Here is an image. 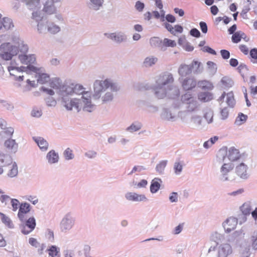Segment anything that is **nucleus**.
I'll list each match as a JSON object with an SVG mask.
<instances>
[{"label":"nucleus","instance_id":"f257e3e1","mask_svg":"<svg viewBox=\"0 0 257 257\" xmlns=\"http://www.w3.org/2000/svg\"><path fill=\"white\" fill-rule=\"evenodd\" d=\"M74 93L77 94H82L81 99H70L66 100L63 98V105L69 110H72L73 108L79 111L81 108L85 111L91 112L93 110L94 106L91 102V93L84 91V88L80 84H74Z\"/></svg>","mask_w":257,"mask_h":257},{"label":"nucleus","instance_id":"f03ea898","mask_svg":"<svg viewBox=\"0 0 257 257\" xmlns=\"http://www.w3.org/2000/svg\"><path fill=\"white\" fill-rule=\"evenodd\" d=\"M19 58L22 63L27 65V67H16L14 66H9L8 71L11 75H14L12 71L16 70L18 72H28V71L35 72L37 70L36 67L32 64L36 62V57L34 55H20Z\"/></svg>","mask_w":257,"mask_h":257},{"label":"nucleus","instance_id":"7ed1b4c3","mask_svg":"<svg viewBox=\"0 0 257 257\" xmlns=\"http://www.w3.org/2000/svg\"><path fill=\"white\" fill-rule=\"evenodd\" d=\"M201 62L193 60L189 65L182 64L178 68V73L181 77H184L191 74L192 72L194 73H199L201 71Z\"/></svg>","mask_w":257,"mask_h":257},{"label":"nucleus","instance_id":"20e7f679","mask_svg":"<svg viewBox=\"0 0 257 257\" xmlns=\"http://www.w3.org/2000/svg\"><path fill=\"white\" fill-rule=\"evenodd\" d=\"M18 52V47L13 46L10 43H4L0 46V57L3 60H11Z\"/></svg>","mask_w":257,"mask_h":257},{"label":"nucleus","instance_id":"39448f33","mask_svg":"<svg viewBox=\"0 0 257 257\" xmlns=\"http://www.w3.org/2000/svg\"><path fill=\"white\" fill-rule=\"evenodd\" d=\"M109 87H110L112 90L117 89L115 85L108 79H105L104 81L96 80L94 83V96L99 98L100 93Z\"/></svg>","mask_w":257,"mask_h":257},{"label":"nucleus","instance_id":"423d86ee","mask_svg":"<svg viewBox=\"0 0 257 257\" xmlns=\"http://www.w3.org/2000/svg\"><path fill=\"white\" fill-rule=\"evenodd\" d=\"M174 82V78L171 73L168 72H164L160 75L157 79V87L158 88L161 89L163 86L168 84H172Z\"/></svg>","mask_w":257,"mask_h":257},{"label":"nucleus","instance_id":"0eeeda50","mask_svg":"<svg viewBox=\"0 0 257 257\" xmlns=\"http://www.w3.org/2000/svg\"><path fill=\"white\" fill-rule=\"evenodd\" d=\"M36 226V221L34 217L29 218L26 223L22 226V232L24 234H27L32 232Z\"/></svg>","mask_w":257,"mask_h":257},{"label":"nucleus","instance_id":"6e6552de","mask_svg":"<svg viewBox=\"0 0 257 257\" xmlns=\"http://www.w3.org/2000/svg\"><path fill=\"white\" fill-rule=\"evenodd\" d=\"M225 96H226V102L227 105L231 107H233L235 105V101L234 98V95L232 92H229L227 94L223 92L221 95L218 98V101L222 103L223 102L224 98Z\"/></svg>","mask_w":257,"mask_h":257},{"label":"nucleus","instance_id":"1a4fd4ad","mask_svg":"<svg viewBox=\"0 0 257 257\" xmlns=\"http://www.w3.org/2000/svg\"><path fill=\"white\" fill-rule=\"evenodd\" d=\"M60 0H47L44 4L43 11L48 15H52L55 13L56 8L54 4Z\"/></svg>","mask_w":257,"mask_h":257},{"label":"nucleus","instance_id":"9d476101","mask_svg":"<svg viewBox=\"0 0 257 257\" xmlns=\"http://www.w3.org/2000/svg\"><path fill=\"white\" fill-rule=\"evenodd\" d=\"M181 84L184 89L189 90L195 87L196 81L193 77H188L183 79Z\"/></svg>","mask_w":257,"mask_h":257},{"label":"nucleus","instance_id":"9b49d317","mask_svg":"<svg viewBox=\"0 0 257 257\" xmlns=\"http://www.w3.org/2000/svg\"><path fill=\"white\" fill-rule=\"evenodd\" d=\"M232 252L231 245L228 243L222 244L219 248L218 257H227Z\"/></svg>","mask_w":257,"mask_h":257},{"label":"nucleus","instance_id":"f8f14e48","mask_svg":"<svg viewBox=\"0 0 257 257\" xmlns=\"http://www.w3.org/2000/svg\"><path fill=\"white\" fill-rule=\"evenodd\" d=\"M237 224V220L235 218H229L223 223V227L227 232H229L234 230Z\"/></svg>","mask_w":257,"mask_h":257},{"label":"nucleus","instance_id":"ddd939ff","mask_svg":"<svg viewBox=\"0 0 257 257\" xmlns=\"http://www.w3.org/2000/svg\"><path fill=\"white\" fill-rule=\"evenodd\" d=\"M30 205L27 203H23L20 205L18 216L21 221H24L25 215L30 211Z\"/></svg>","mask_w":257,"mask_h":257},{"label":"nucleus","instance_id":"4468645a","mask_svg":"<svg viewBox=\"0 0 257 257\" xmlns=\"http://www.w3.org/2000/svg\"><path fill=\"white\" fill-rule=\"evenodd\" d=\"M125 196L126 199L132 201H142L146 199L144 195H140L136 193L128 192Z\"/></svg>","mask_w":257,"mask_h":257},{"label":"nucleus","instance_id":"2eb2a0df","mask_svg":"<svg viewBox=\"0 0 257 257\" xmlns=\"http://www.w3.org/2000/svg\"><path fill=\"white\" fill-rule=\"evenodd\" d=\"M247 166L244 163H240L236 167V172L237 174L241 178L246 179L247 178Z\"/></svg>","mask_w":257,"mask_h":257},{"label":"nucleus","instance_id":"dca6fc26","mask_svg":"<svg viewBox=\"0 0 257 257\" xmlns=\"http://www.w3.org/2000/svg\"><path fill=\"white\" fill-rule=\"evenodd\" d=\"M9 169L8 175L10 177H14L18 174V168L15 163H13L12 159L11 158V162L9 164H6V167Z\"/></svg>","mask_w":257,"mask_h":257},{"label":"nucleus","instance_id":"f3484780","mask_svg":"<svg viewBox=\"0 0 257 257\" xmlns=\"http://www.w3.org/2000/svg\"><path fill=\"white\" fill-rule=\"evenodd\" d=\"M33 140L42 151H45L47 150L48 143L44 138L41 137H33Z\"/></svg>","mask_w":257,"mask_h":257},{"label":"nucleus","instance_id":"a211bd4d","mask_svg":"<svg viewBox=\"0 0 257 257\" xmlns=\"http://www.w3.org/2000/svg\"><path fill=\"white\" fill-rule=\"evenodd\" d=\"M198 86L204 90H211L214 88L211 82L207 80H200L198 82Z\"/></svg>","mask_w":257,"mask_h":257},{"label":"nucleus","instance_id":"6ab92c4d","mask_svg":"<svg viewBox=\"0 0 257 257\" xmlns=\"http://www.w3.org/2000/svg\"><path fill=\"white\" fill-rule=\"evenodd\" d=\"M11 162V157L8 155L0 154V174L3 172V167H6V164H9Z\"/></svg>","mask_w":257,"mask_h":257},{"label":"nucleus","instance_id":"aec40b11","mask_svg":"<svg viewBox=\"0 0 257 257\" xmlns=\"http://www.w3.org/2000/svg\"><path fill=\"white\" fill-rule=\"evenodd\" d=\"M61 88L62 89V95L63 96V98H65L67 100L69 99L66 97V94H72L74 93V84L73 83L71 84L70 85L63 86Z\"/></svg>","mask_w":257,"mask_h":257},{"label":"nucleus","instance_id":"412c9836","mask_svg":"<svg viewBox=\"0 0 257 257\" xmlns=\"http://www.w3.org/2000/svg\"><path fill=\"white\" fill-rule=\"evenodd\" d=\"M181 100L184 103L193 104L194 105H196V102L192 95L188 92L186 93L181 96Z\"/></svg>","mask_w":257,"mask_h":257},{"label":"nucleus","instance_id":"4be33fe9","mask_svg":"<svg viewBox=\"0 0 257 257\" xmlns=\"http://www.w3.org/2000/svg\"><path fill=\"white\" fill-rule=\"evenodd\" d=\"M240 154L238 151L234 148H231L228 151V158L231 162L237 160L240 158Z\"/></svg>","mask_w":257,"mask_h":257},{"label":"nucleus","instance_id":"5701e85b","mask_svg":"<svg viewBox=\"0 0 257 257\" xmlns=\"http://www.w3.org/2000/svg\"><path fill=\"white\" fill-rule=\"evenodd\" d=\"M198 97L200 101L207 102L212 99L213 95L210 92H202L198 94Z\"/></svg>","mask_w":257,"mask_h":257},{"label":"nucleus","instance_id":"b1692460","mask_svg":"<svg viewBox=\"0 0 257 257\" xmlns=\"http://www.w3.org/2000/svg\"><path fill=\"white\" fill-rule=\"evenodd\" d=\"M246 38L245 34L241 32V31H238L235 33H234L231 39L232 41L234 43H238L239 42L242 38H243L245 39Z\"/></svg>","mask_w":257,"mask_h":257},{"label":"nucleus","instance_id":"393cba45","mask_svg":"<svg viewBox=\"0 0 257 257\" xmlns=\"http://www.w3.org/2000/svg\"><path fill=\"white\" fill-rule=\"evenodd\" d=\"M161 180L158 178L153 179L150 186V191L152 193L157 192L160 188Z\"/></svg>","mask_w":257,"mask_h":257},{"label":"nucleus","instance_id":"a878e982","mask_svg":"<svg viewBox=\"0 0 257 257\" xmlns=\"http://www.w3.org/2000/svg\"><path fill=\"white\" fill-rule=\"evenodd\" d=\"M47 158L49 163H55L58 162L59 156L54 150H51L47 154Z\"/></svg>","mask_w":257,"mask_h":257},{"label":"nucleus","instance_id":"bb28decb","mask_svg":"<svg viewBox=\"0 0 257 257\" xmlns=\"http://www.w3.org/2000/svg\"><path fill=\"white\" fill-rule=\"evenodd\" d=\"M221 83L222 87L226 89L231 87L233 84V82L230 78L224 76L221 79Z\"/></svg>","mask_w":257,"mask_h":257},{"label":"nucleus","instance_id":"cd10ccee","mask_svg":"<svg viewBox=\"0 0 257 257\" xmlns=\"http://www.w3.org/2000/svg\"><path fill=\"white\" fill-rule=\"evenodd\" d=\"M30 9H36L40 5V0H22Z\"/></svg>","mask_w":257,"mask_h":257},{"label":"nucleus","instance_id":"c85d7f7f","mask_svg":"<svg viewBox=\"0 0 257 257\" xmlns=\"http://www.w3.org/2000/svg\"><path fill=\"white\" fill-rule=\"evenodd\" d=\"M5 147L11 150H15L18 148V144L16 143L15 140L9 139L5 142Z\"/></svg>","mask_w":257,"mask_h":257},{"label":"nucleus","instance_id":"c756f323","mask_svg":"<svg viewBox=\"0 0 257 257\" xmlns=\"http://www.w3.org/2000/svg\"><path fill=\"white\" fill-rule=\"evenodd\" d=\"M234 168V165L231 163H225L221 168V172L224 175H226Z\"/></svg>","mask_w":257,"mask_h":257},{"label":"nucleus","instance_id":"7c9ffc66","mask_svg":"<svg viewBox=\"0 0 257 257\" xmlns=\"http://www.w3.org/2000/svg\"><path fill=\"white\" fill-rule=\"evenodd\" d=\"M72 226V221L67 218L63 219L61 223V228L62 231L70 229Z\"/></svg>","mask_w":257,"mask_h":257},{"label":"nucleus","instance_id":"2f4dec72","mask_svg":"<svg viewBox=\"0 0 257 257\" xmlns=\"http://www.w3.org/2000/svg\"><path fill=\"white\" fill-rule=\"evenodd\" d=\"M247 116L246 115H245L242 113H240L238 114L237 117H236L235 123L236 125H240L244 123L246 119Z\"/></svg>","mask_w":257,"mask_h":257},{"label":"nucleus","instance_id":"473e14b6","mask_svg":"<svg viewBox=\"0 0 257 257\" xmlns=\"http://www.w3.org/2000/svg\"><path fill=\"white\" fill-rule=\"evenodd\" d=\"M49 84L51 87L55 89H61V83L60 79L57 78H54L52 79L50 82Z\"/></svg>","mask_w":257,"mask_h":257},{"label":"nucleus","instance_id":"72a5a7b5","mask_svg":"<svg viewBox=\"0 0 257 257\" xmlns=\"http://www.w3.org/2000/svg\"><path fill=\"white\" fill-rule=\"evenodd\" d=\"M157 60L158 59L156 57H147L144 60V64L146 67H150L155 64Z\"/></svg>","mask_w":257,"mask_h":257},{"label":"nucleus","instance_id":"f704fd0d","mask_svg":"<svg viewBox=\"0 0 257 257\" xmlns=\"http://www.w3.org/2000/svg\"><path fill=\"white\" fill-rule=\"evenodd\" d=\"M49 257H59V251L56 246L52 245L49 249H48Z\"/></svg>","mask_w":257,"mask_h":257},{"label":"nucleus","instance_id":"c9c22d12","mask_svg":"<svg viewBox=\"0 0 257 257\" xmlns=\"http://www.w3.org/2000/svg\"><path fill=\"white\" fill-rule=\"evenodd\" d=\"M4 27L6 29H10L13 27L14 25L12 21L8 18H4L2 22V27Z\"/></svg>","mask_w":257,"mask_h":257},{"label":"nucleus","instance_id":"e433bc0d","mask_svg":"<svg viewBox=\"0 0 257 257\" xmlns=\"http://www.w3.org/2000/svg\"><path fill=\"white\" fill-rule=\"evenodd\" d=\"M60 30V28L54 24L53 23L49 24L48 25V31L51 34H56L59 32Z\"/></svg>","mask_w":257,"mask_h":257},{"label":"nucleus","instance_id":"4c0bfd02","mask_svg":"<svg viewBox=\"0 0 257 257\" xmlns=\"http://www.w3.org/2000/svg\"><path fill=\"white\" fill-rule=\"evenodd\" d=\"M49 81H50V77L48 74L45 73L40 74L38 79V82L40 84H44Z\"/></svg>","mask_w":257,"mask_h":257},{"label":"nucleus","instance_id":"58836bf2","mask_svg":"<svg viewBox=\"0 0 257 257\" xmlns=\"http://www.w3.org/2000/svg\"><path fill=\"white\" fill-rule=\"evenodd\" d=\"M1 218L2 222L9 227H12L13 226V223L10 218L7 216L3 213H1Z\"/></svg>","mask_w":257,"mask_h":257},{"label":"nucleus","instance_id":"ea45409f","mask_svg":"<svg viewBox=\"0 0 257 257\" xmlns=\"http://www.w3.org/2000/svg\"><path fill=\"white\" fill-rule=\"evenodd\" d=\"M241 210L243 214L249 215L251 211V206L248 203H244L241 207Z\"/></svg>","mask_w":257,"mask_h":257},{"label":"nucleus","instance_id":"a19ab883","mask_svg":"<svg viewBox=\"0 0 257 257\" xmlns=\"http://www.w3.org/2000/svg\"><path fill=\"white\" fill-rule=\"evenodd\" d=\"M64 156L67 160H71L74 158L73 151L69 148L66 149L64 152Z\"/></svg>","mask_w":257,"mask_h":257},{"label":"nucleus","instance_id":"79ce46f5","mask_svg":"<svg viewBox=\"0 0 257 257\" xmlns=\"http://www.w3.org/2000/svg\"><path fill=\"white\" fill-rule=\"evenodd\" d=\"M167 161H163L161 162L159 164H158L156 166V170L159 173H162L164 169L165 168L167 165Z\"/></svg>","mask_w":257,"mask_h":257},{"label":"nucleus","instance_id":"37998d69","mask_svg":"<svg viewBox=\"0 0 257 257\" xmlns=\"http://www.w3.org/2000/svg\"><path fill=\"white\" fill-rule=\"evenodd\" d=\"M163 44L166 47H174L176 46V43L175 41L165 38L163 40Z\"/></svg>","mask_w":257,"mask_h":257},{"label":"nucleus","instance_id":"c03bdc74","mask_svg":"<svg viewBox=\"0 0 257 257\" xmlns=\"http://www.w3.org/2000/svg\"><path fill=\"white\" fill-rule=\"evenodd\" d=\"M11 203L12 206L13 210L16 211L19 207H20V202L18 200L16 199H11Z\"/></svg>","mask_w":257,"mask_h":257},{"label":"nucleus","instance_id":"a18cd8bd","mask_svg":"<svg viewBox=\"0 0 257 257\" xmlns=\"http://www.w3.org/2000/svg\"><path fill=\"white\" fill-rule=\"evenodd\" d=\"M237 69L243 77L246 74L247 71V66L244 64H240Z\"/></svg>","mask_w":257,"mask_h":257},{"label":"nucleus","instance_id":"49530a36","mask_svg":"<svg viewBox=\"0 0 257 257\" xmlns=\"http://www.w3.org/2000/svg\"><path fill=\"white\" fill-rule=\"evenodd\" d=\"M141 128V124L140 123H133L127 130L131 132H136L139 130Z\"/></svg>","mask_w":257,"mask_h":257},{"label":"nucleus","instance_id":"de8ad7c7","mask_svg":"<svg viewBox=\"0 0 257 257\" xmlns=\"http://www.w3.org/2000/svg\"><path fill=\"white\" fill-rule=\"evenodd\" d=\"M251 243L253 248L257 249V231L251 236Z\"/></svg>","mask_w":257,"mask_h":257},{"label":"nucleus","instance_id":"09e8293b","mask_svg":"<svg viewBox=\"0 0 257 257\" xmlns=\"http://www.w3.org/2000/svg\"><path fill=\"white\" fill-rule=\"evenodd\" d=\"M183 168V165L180 163L176 162L174 164V170L175 172L177 174H180Z\"/></svg>","mask_w":257,"mask_h":257},{"label":"nucleus","instance_id":"8fccbe9b","mask_svg":"<svg viewBox=\"0 0 257 257\" xmlns=\"http://www.w3.org/2000/svg\"><path fill=\"white\" fill-rule=\"evenodd\" d=\"M250 55L254 59L253 63H257V49L253 48L250 51Z\"/></svg>","mask_w":257,"mask_h":257},{"label":"nucleus","instance_id":"3c124183","mask_svg":"<svg viewBox=\"0 0 257 257\" xmlns=\"http://www.w3.org/2000/svg\"><path fill=\"white\" fill-rule=\"evenodd\" d=\"M204 117L206 119L208 123L212 122L213 120V113L211 111H208L204 114Z\"/></svg>","mask_w":257,"mask_h":257},{"label":"nucleus","instance_id":"603ef678","mask_svg":"<svg viewBox=\"0 0 257 257\" xmlns=\"http://www.w3.org/2000/svg\"><path fill=\"white\" fill-rule=\"evenodd\" d=\"M239 49L244 55H247L248 54L249 50L245 45H240L239 46Z\"/></svg>","mask_w":257,"mask_h":257},{"label":"nucleus","instance_id":"864d4df0","mask_svg":"<svg viewBox=\"0 0 257 257\" xmlns=\"http://www.w3.org/2000/svg\"><path fill=\"white\" fill-rule=\"evenodd\" d=\"M11 200L9 196L7 195H2L0 196V201L2 203H5L7 204V203Z\"/></svg>","mask_w":257,"mask_h":257},{"label":"nucleus","instance_id":"5fc2aeb1","mask_svg":"<svg viewBox=\"0 0 257 257\" xmlns=\"http://www.w3.org/2000/svg\"><path fill=\"white\" fill-rule=\"evenodd\" d=\"M220 54L224 59H228L230 57V53L226 50H221L220 51Z\"/></svg>","mask_w":257,"mask_h":257},{"label":"nucleus","instance_id":"6e6d98bb","mask_svg":"<svg viewBox=\"0 0 257 257\" xmlns=\"http://www.w3.org/2000/svg\"><path fill=\"white\" fill-rule=\"evenodd\" d=\"M46 236L47 238L51 241H53L54 240V233L50 229H48L47 230Z\"/></svg>","mask_w":257,"mask_h":257},{"label":"nucleus","instance_id":"4d7b16f0","mask_svg":"<svg viewBox=\"0 0 257 257\" xmlns=\"http://www.w3.org/2000/svg\"><path fill=\"white\" fill-rule=\"evenodd\" d=\"M190 35L196 38H198L200 36V32L196 28H194L191 30L190 32Z\"/></svg>","mask_w":257,"mask_h":257},{"label":"nucleus","instance_id":"13d9d810","mask_svg":"<svg viewBox=\"0 0 257 257\" xmlns=\"http://www.w3.org/2000/svg\"><path fill=\"white\" fill-rule=\"evenodd\" d=\"M150 42L152 46H156L161 42V41L159 38L154 37L150 39Z\"/></svg>","mask_w":257,"mask_h":257},{"label":"nucleus","instance_id":"bf43d9fd","mask_svg":"<svg viewBox=\"0 0 257 257\" xmlns=\"http://www.w3.org/2000/svg\"><path fill=\"white\" fill-rule=\"evenodd\" d=\"M4 130V133L6 134L8 136H12L14 134V128L12 127H7Z\"/></svg>","mask_w":257,"mask_h":257},{"label":"nucleus","instance_id":"052dcab7","mask_svg":"<svg viewBox=\"0 0 257 257\" xmlns=\"http://www.w3.org/2000/svg\"><path fill=\"white\" fill-rule=\"evenodd\" d=\"M200 29L203 33H206L207 32V26L206 23L204 22H201L199 24Z\"/></svg>","mask_w":257,"mask_h":257},{"label":"nucleus","instance_id":"680f3d73","mask_svg":"<svg viewBox=\"0 0 257 257\" xmlns=\"http://www.w3.org/2000/svg\"><path fill=\"white\" fill-rule=\"evenodd\" d=\"M174 30L175 31V35H176V33H182L183 30V27L179 25H175L174 27Z\"/></svg>","mask_w":257,"mask_h":257},{"label":"nucleus","instance_id":"e2e57ef3","mask_svg":"<svg viewBox=\"0 0 257 257\" xmlns=\"http://www.w3.org/2000/svg\"><path fill=\"white\" fill-rule=\"evenodd\" d=\"M112 95L110 93H107L103 97V101L108 102L111 101L112 99Z\"/></svg>","mask_w":257,"mask_h":257},{"label":"nucleus","instance_id":"0e129e2a","mask_svg":"<svg viewBox=\"0 0 257 257\" xmlns=\"http://www.w3.org/2000/svg\"><path fill=\"white\" fill-rule=\"evenodd\" d=\"M221 115L222 116V119H225L227 117L228 115V110L227 108H224L221 110Z\"/></svg>","mask_w":257,"mask_h":257},{"label":"nucleus","instance_id":"69168bd1","mask_svg":"<svg viewBox=\"0 0 257 257\" xmlns=\"http://www.w3.org/2000/svg\"><path fill=\"white\" fill-rule=\"evenodd\" d=\"M29 241L30 244L33 246L38 247V245H39V243L38 242V241L37 240V239L34 238H33V237L30 238Z\"/></svg>","mask_w":257,"mask_h":257},{"label":"nucleus","instance_id":"338daca9","mask_svg":"<svg viewBox=\"0 0 257 257\" xmlns=\"http://www.w3.org/2000/svg\"><path fill=\"white\" fill-rule=\"evenodd\" d=\"M135 7L139 11H142L144 8V4L140 1H138L136 4Z\"/></svg>","mask_w":257,"mask_h":257},{"label":"nucleus","instance_id":"774afa93","mask_svg":"<svg viewBox=\"0 0 257 257\" xmlns=\"http://www.w3.org/2000/svg\"><path fill=\"white\" fill-rule=\"evenodd\" d=\"M170 200L172 202H176L178 200V194L176 192H173L169 197Z\"/></svg>","mask_w":257,"mask_h":257}]
</instances>
